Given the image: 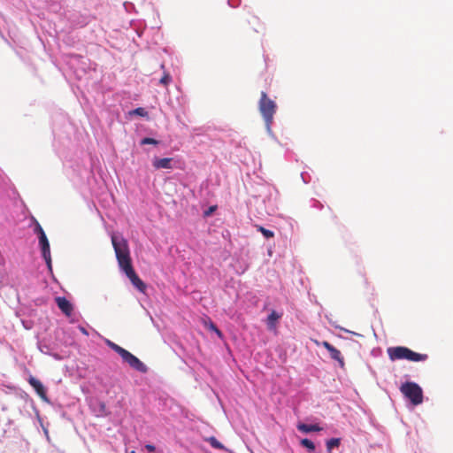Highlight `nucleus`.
<instances>
[{"instance_id": "f257e3e1", "label": "nucleus", "mask_w": 453, "mask_h": 453, "mask_svg": "<svg viewBox=\"0 0 453 453\" xmlns=\"http://www.w3.org/2000/svg\"><path fill=\"white\" fill-rule=\"evenodd\" d=\"M111 243L115 251L118 264L122 271L132 266L130 250L127 241L121 235H111Z\"/></svg>"}, {"instance_id": "f03ea898", "label": "nucleus", "mask_w": 453, "mask_h": 453, "mask_svg": "<svg viewBox=\"0 0 453 453\" xmlns=\"http://www.w3.org/2000/svg\"><path fill=\"white\" fill-rule=\"evenodd\" d=\"M106 344L115 352H117L123 359L124 362L129 365L133 369L141 372H147V366L135 356L132 353L125 349L124 348L119 346L110 340H106Z\"/></svg>"}, {"instance_id": "7ed1b4c3", "label": "nucleus", "mask_w": 453, "mask_h": 453, "mask_svg": "<svg viewBox=\"0 0 453 453\" xmlns=\"http://www.w3.org/2000/svg\"><path fill=\"white\" fill-rule=\"evenodd\" d=\"M388 354L392 361L406 359L412 362H419L427 359L426 354L414 352L409 348L403 346L388 348Z\"/></svg>"}, {"instance_id": "20e7f679", "label": "nucleus", "mask_w": 453, "mask_h": 453, "mask_svg": "<svg viewBox=\"0 0 453 453\" xmlns=\"http://www.w3.org/2000/svg\"><path fill=\"white\" fill-rule=\"evenodd\" d=\"M258 108L265 119L267 129H270L277 105L274 101L268 97L265 91L261 92Z\"/></svg>"}, {"instance_id": "39448f33", "label": "nucleus", "mask_w": 453, "mask_h": 453, "mask_svg": "<svg viewBox=\"0 0 453 453\" xmlns=\"http://www.w3.org/2000/svg\"><path fill=\"white\" fill-rule=\"evenodd\" d=\"M402 394L408 398L413 405H418L423 402L422 388L415 382H405L401 388Z\"/></svg>"}, {"instance_id": "423d86ee", "label": "nucleus", "mask_w": 453, "mask_h": 453, "mask_svg": "<svg viewBox=\"0 0 453 453\" xmlns=\"http://www.w3.org/2000/svg\"><path fill=\"white\" fill-rule=\"evenodd\" d=\"M127 277L130 280L132 284L141 292H144L146 290L145 283L139 278L136 274L135 271L133 268V265L125 269L123 271Z\"/></svg>"}, {"instance_id": "0eeeda50", "label": "nucleus", "mask_w": 453, "mask_h": 453, "mask_svg": "<svg viewBox=\"0 0 453 453\" xmlns=\"http://www.w3.org/2000/svg\"><path fill=\"white\" fill-rule=\"evenodd\" d=\"M39 244L42 250V255L47 265L49 266V268H51L50 242L46 235L39 236Z\"/></svg>"}, {"instance_id": "6e6552de", "label": "nucleus", "mask_w": 453, "mask_h": 453, "mask_svg": "<svg viewBox=\"0 0 453 453\" xmlns=\"http://www.w3.org/2000/svg\"><path fill=\"white\" fill-rule=\"evenodd\" d=\"M321 345L329 352L331 358L337 361L339 365L343 368L345 363L341 351L326 341L322 342Z\"/></svg>"}, {"instance_id": "1a4fd4ad", "label": "nucleus", "mask_w": 453, "mask_h": 453, "mask_svg": "<svg viewBox=\"0 0 453 453\" xmlns=\"http://www.w3.org/2000/svg\"><path fill=\"white\" fill-rule=\"evenodd\" d=\"M55 301H56V303H57L58 307L61 310V311L66 317H71L72 316L73 311V306L70 303V301H68L64 296H58V297L55 298Z\"/></svg>"}, {"instance_id": "9d476101", "label": "nucleus", "mask_w": 453, "mask_h": 453, "mask_svg": "<svg viewBox=\"0 0 453 453\" xmlns=\"http://www.w3.org/2000/svg\"><path fill=\"white\" fill-rule=\"evenodd\" d=\"M28 382L29 384L34 388V389L36 391L37 395L43 400V401H46L48 402V398H47V394H46V390H45V388L43 387V385L42 384V382L34 378V377H31L29 380H28Z\"/></svg>"}, {"instance_id": "9b49d317", "label": "nucleus", "mask_w": 453, "mask_h": 453, "mask_svg": "<svg viewBox=\"0 0 453 453\" xmlns=\"http://www.w3.org/2000/svg\"><path fill=\"white\" fill-rule=\"evenodd\" d=\"M171 157L157 158L155 157L152 161V165L155 169H171L172 168Z\"/></svg>"}, {"instance_id": "f8f14e48", "label": "nucleus", "mask_w": 453, "mask_h": 453, "mask_svg": "<svg viewBox=\"0 0 453 453\" xmlns=\"http://www.w3.org/2000/svg\"><path fill=\"white\" fill-rule=\"evenodd\" d=\"M282 314L278 313L275 311H272L269 316L266 319V325L268 329L273 330L276 327L277 321L281 318Z\"/></svg>"}, {"instance_id": "ddd939ff", "label": "nucleus", "mask_w": 453, "mask_h": 453, "mask_svg": "<svg viewBox=\"0 0 453 453\" xmlns=\"http://www.w3.org/2000/svg\"><path fill=\"white\" fill-rule=\"evenodd\" d=\"M297 429L303 433L319 432L322 430L319 425L298 424Z\"/></svg>"}, {"instance_id": "4468645a", "label": "nucleus", "mask_w": 453, "mask_h": 453, "mask_svg": "<svg viewBox=\"0 0 453 453\" xmlns=\"http://www.w3.org/2000/svg\"><path fill=\"white\" fill-rule=\"evenodd\" d=\"M205 441H208L214 449H225L224 445L219 442L214 436L208 437L205 439Z\"/></svg>"}, {"instance_id": "2eb2a0df", "label": "nucleus", "mask_w": 453, "mask_h": 453, "mask_svg": "<svg viewBox=\"0 0 453 453\" xmlns=\"http://www.w3.org/2000/svg\"><path fill=\"white\" fill-rule=\"evenodd\" d=\"M300 443L303 447L306 448L310 452H312L315 450V445H314L313 441H311V440H309L307 438L302 439Z\"/></svg>"}, {"instance_id": "dca6fc26", "label": "nucleus", "mask_w": 453, "mask_h": 453, "mask_svg": "<svg viewBox=\"0 0 453 453\" xmlns=\"http://www.w3.org/2000/svg\"><path fill=\"white\" fill-rule=\"evenodd\" d=\"M257 231H259L265 238H273L274 236V233L269 229L265 228L262 226H256Z\"/></svg>"}, {"instance_id": "f3484780", "label": "nucleus", "mask_w": 453, "mask_h": 453, "mask_svg": "<svg viewBox=\"0 0 453 453\" xmlns=\"http://www.w3.org/2000/svg\"><path fill=\"white\" fill-rule=\"evenodd\" d=\"M340 444V439L338 438H332L329 441H326V448L327 450L330 451L332 449L338 447Z\"/></svg>"}, {"instance_id": "a211bd4d", "label": "nucleus", "mask_w": 453, "mask_h": 453, "mask_svg": "<svg viewBox=\"0 0 453 453\" xmlns=\"http://www.w3.org/2000/svg\"><path fill=\"white\" fill-rule=\"evenodd\" d=\"M33 220L35 222V233L38 235V237L46 235L40 223L35 218H33Z\"/></svg>"}, {"instance_id": "6ab92c4d", "label": "nucleus", "mask_w": 453, "mask_h": 453, "mask_svg": "<svg viewBox=\"0 0 453 453\" xmlns=\"http://www.w3.org/2000/svg\"><path fill=\"white\" fill-rule=\"evenodd\" d=\"M130 115H133V114H135V115H138V116H141V117H147L148 116V111L142 108V107H138L133 111H131L129 112Z\"/></svg>"}, {"instance_id": "aec40b11", "label": "nucleus", "mask_w": 453, "mask_h": 453, "mask_svg": "<svg viewBox=\"0 0 453 453\" xmlns=\"http://www.w3.org/2000/svg\"><path fill=\"white\" fill-rule=\"evenodd\" d=\"M141 144H142V145H145V144L157 145V144H158V141L155 140L154 138L145 137L141 141Z\"/></svg>"}, {"instance_id": "412c9836", "label": "nucleus", "mask_w": 453, "mask_h": 453, "mask_svg": "<svg viewBox=\"0 0 453 453\" xmlns=\"http://www.w3.org/2000/svg\"><path fill=\"white\" fill-rule=\"evenodd\" d=\"M171 76L166 73L160 79V83L167 86L171 82Z\"/></svg>"}, {"instance_id": "4be33fe9", "label": "nucleus", "mask_w": 453, "mask_h": 453, "mask_svg": "<svg viewBox=\"0 0 453 453\" xmlns=\"http://www.w3.org/2000/svg\"><path fill=\"white\" fill-rule=\"evenodd\" d=\"M145 449L150 452H154L156 449L155 446L152 444H146Z\"/></svg>"}, {"instance_id": "5701e85b", "label": "nucleus", "mask_w": 453, "mask_h": 453, "mask_svg": "<svg viewBox=\"0 0 453 453\" xmlns=\"http://www.w3.org/2000/svg\"><path fill=\"white\" fill-rule=\"evenodd\" d=\"M209 328L212 331H215L218 327L214 323L211 322Z\"/></svg>"}, {"instance_id": "b1692460", "label": "nucleus", "mask_w": 453, "mask_h": 453, "mask_svg": "<svg viewBox=\"0 0 453 453\" xmlns=\"http://www.w3.org/2000/svg\"><path fill=\"white\" fill-rule=\"evenodd\" d=\"M214 332L216 333V334H217L219 338H222L223 334H222L221 331H220L219 328H217Z\"/></svg>"}, {"instance_id": "393cba45", "label": "nucleus", "mask_w": 453, "mask_h": 453, "mask_svg": "<svg viewBox=\"0 0 453 453\" xmlns=\"http://www.w3.org/2000/svg\"><path fill=\"white\" fill-rule=\"evenodd\" d=\"M213 210H214V208H213V207H211V208H210V211H212Z\"/></svg>"}, {"instance_id": "a878e982", "label": "nucleus", "mask_w": 453, "mask_h": 453, "mask_svg": "<svg viewBox=\"0 0 453 453\" xmlns=\"http://www.w3.org/2000/svg\"><path fill=\"white\" fill-rule=\"evenodd\" d=\"M131 453H134V451H132Z\"/></svg>"}]
</instances>
